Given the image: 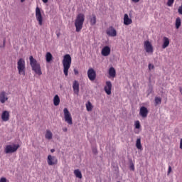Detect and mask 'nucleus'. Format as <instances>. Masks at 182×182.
Masks as SVG:
<instances>
[{
    "label": "nucleus",
    "mask_w": 182,
    "mask_h": 182,
    "mask_svg": "<svg viewBox=\"0 0 182 182\" xmlns=\"http://www.w3.org/2000/svg\"><path fill=\"white\" fill-rule=\"evenodd\" d=\"M163 42L162 49H166L170 45V40L167 37H164Z\"/></svg>",
    "instance_id": "21"
},
{
    "label": "nucleus",
    "mask_w": 182,
    "mask_h": 182,
    "mask_svg": "<svg viewBox=\"0 0 182 182\" xmlns=\"http://www.w3.org/2000/svg\"><path fill=\"white\" fill-rule=\"evenodd\" d=\"M173 4H174V0H168L167 1L168 6H173Z\"/></svg>",
    "instance_id": "30"
},
{
    "label": "nucleus",
    "mask_w": 182,
    "mask_h": 182,
    "mask_svg": "<svg viewBox=\"0 0 182 182\" xmlns=\"http://www.w3.org/2000/svg\"><path fill=\"white\" fill-rule=\"evenodd\" d=\"M85 22V15L83 14H79L77 16L75 22L76 32H80L83 28V23Z\"/></svg>",
    "instance_id": "3"
},
{
    "label": "nucleus",
    "mask_w": 182,
    "mask_h": 182,
    "mask_svg": "<svg viewBox=\"0 0 182 182\" xmlns=\"http://www.w3.org/2000/svg\"><path fill=\"white\" fill-rule=\"evenodd\" d=\"M180 92L181 93H182V88H180Z\"/></svg>",
    "instance_id": "43"
},
{
    "label": "nucleus",
    "mask_w": 182,
    "mask_h": 182,
    "mask_svg": "<svg viewBox=\"0 0 182 182\" xmlns=\"http://www.w3.org/2000/svg\"><path fill=\"white\" fill-rule=\"evenodd\" d=\"M47 163L48 166H56V164H58V158L55 156L48 155L47 157Z\"/></svg>",
    "instance_id": "9"
},
{
    "label": "nucleus",
    "mask_w": 182,
    "mask_h": 182,
    "mask_svg": "<svg viewBox=\"0 0 182 182\" xmlns=\"http://www.w3.org/2000/svg\"><path fill=\"white\" fill-rule=\"evenodd\" d=\"M106 33L108 36H111L112 38L117 36V31L114 29V27L113 26H109L107 29Z\"/></svg>",
    "instance_id": "10"
},
{
    "label": "nucleus",
    "mask_w": 182,
    "mask_h": 182,
    "mask_svg": "<svg viewBox=\"0 0 182 182\" xmlns=\"http://www.w3.org/2000/svg\"><path fill=\"white\" fill-rule=\"evenodd\" d=\"M144 49L146 53H149V55H153V53L154 52L153 45H151V43L149 41H145L144 42Z\"/></svg>",
    "instance_id": "7"
},
{
    "label": "nucleus",
    "mask_w": 182,
    "mask_h": 182,
    "mask_svg": "<svg viewBox=\"0 0 182 182\" xmlns=\"http://www.w3.org/2000/svg\"><path fill=\"white\" fill-rule=\"evenodd\" d=\"M132 2H134L135 4H137V2H139L140 0H132Z\"/></svg>",
    "instance_id": "38"
},
{
    "label": "nucleus",
    "mask_w": 182,
    "mask_h": 182,
    "mask_svg": "<svg viewBox=\"0 0 182 182\" xmlns=\"http://www.w3.org/2000/svg\"><path fill=\"white\" fill-rule=\"evenodd\" d=\"M130 168L132 170V171H134V164H132Z\"/></svg>",
    "instance_id": "37"
},
{
    "label": "nucleus",
    "mask_w": 182,
    "mask_h": 182,
    "mask_svg": "<svg viewBox=\"0 0 182 182\" xmlns=\"http://www.w3.org/2000/svg\"><path fill=\"white\" fill-rule=\"evenodd\" d=\"M8 101V96H6V92L2 91L0 92V102L1 103H5V102Z\"/></svg>",
    "instance_id": "18"
},
{
    "label": "nucleus",
    "mask_w": 182,
    "mask_h": 182,
    "mask_svg": "<svg viewBox=\"0 0 182 182\" xmlns=\"http://www.w3.org/2000/svg\"><path fill=\"white\" fill-rule=\"evenodd\" d=\"M139 114L143 117V119H146L149 114V110L146 107H141L139 110Z\"/></svg>",
    "instance_id": "13"
},
{
    "label": "nucleus",
    "mask_w": 182,
    "mask_h": 182,
    "mask_svg": "<svg viewBox=\"0 0 182 182\" xmlns=\"http://www.w3.org/2000/svg\"><path fill=\"white\" fill-rule=\"evenodd\" d=\"M53 137V134L52 133V131L50 129H47L45 134V138L46 140H52Z\"/></svg>",
    "instance_id": "20"
},
{
    "label": "nucleus",
    "mask_w": 182,
    "mask_h": 182,
    "mask_svg": "<svg viewBox=\"0 0 182 182\" xmlns=\"http://www.w3.org/2000/svg\"><path fill=\"white\" fill-rule=\"evenodd\" d=\"M181 26V18L180 17H178L176 20V29H178Z\"/></svg>",
    "instance_id": "28"
},
{
    "label": "nucleus",
    "mask_w": 182,
    "mask_h": 182,
    "mask_svg": "<svg viewBox=\"0 0 182 182\" xmlns=\"http://www.w3.org/2000/svg\"><path fill=\"white\" fill-rule=\"evenodd\" d=\"M85 106L87 112H92V110L93 109V105H92V102H90V101H87Z\"/></svg>",
    "instance_id": "26"
},
{
    "label": "nucleus",
    "mask_w": 182,
    "mask_h": 182,
    "mask_svg": "<svg viewBox=\"0 0 182 182\" xmlns=\"http://www.w3.org/2000/svg\"><path fill=\"white\" fill-rule=\"evenodd\" d=\"M108 75L109 79H114V77H116V69L113 67L109 68L108 70Z\"/></svg>",
    "instance_id": "14"
},
{
    "label": "nucleus",
    "mask_w": 182,
    "mask_h": 182,
    "mask_svg": "<svg viewBox=\"0 0 182 182\" xmlns=\"http://www.w3.org/2000/svg\"><path fill=\"white\" fill-rule=\"evenodd\" d=\"M171 173V166H168V174H170Z\"/></svg>",
    "instance_id": "35"
},
{
    "label": "nucleus",
    "mask_w": 182,
    "mask_h": 182,
    "mask_svg": "<svg viewBox=\"0 0 182 182\" xmlns=\"http://www.w3.org/2000/svg\"><path fill=\"white\" fill-rule=\"evenodd\" d=\"M50 151H51L52 153H55V149H50Z\"/></svg>",
    "instance_id": "42"
},
{
    "label": "nucleus",
    "mask_w": 182,
    "mask_h": 182,
    "mask_svg": "<svg viewBox=\"0 0 182 182\" xmlns=\"http://www.w3.org/2000/svg\"><path fill=\"white\" fill-rule=\"evenodd\" d=\"M63 113L65 122L68 123V124H70V126H72V124H73V119H72V114L69 112V109L64 108Z\"/></svg>",
    "instance_id": "5"
},
{
    "label": "nucleus",
    "mask_w": 182,
    "mask_h": 182,
    "mask_svg": "<svg viewBox=\"0 0 182 182\" xmlns=\"http://www.w3.org/2000/svg\"><path fill=\"white\" fill-rule=\"evenodd\" d=\"M180 149H181L182 150V139H181V141H180Z\"/></svg>",
    "instance_id": "40"
},
{
    "label": "nucleus",
    "mask_w": 182,
    "mask_h": 182,
    "mask_svg": "<svg viewBox=\"0 0 182 182\" xmlns=\"http://www.w3.org/2000/svg\"><path fill=\"white\" fill-rule=\"evenodd\" d=\"M111 49L109 46H105L101 51L102 56H109L110 55Z\"/></svg>",
    "instance_id": "16"
},
{
    "label": "nucleus",
    "mask_w": 182,
    "mask_h": 182,
    "mask_svg": "<svg viewBox=\"0 0 182 182\" xmlns=\"http://www.w3.org/2000/svg\"><path fill=\"white\" fill-rule=\"evenodd\" d=\"M52 59H53V56L52 55V53L50 52H48L46 55V60L48 63H50V62H52Z\"/></svg>",
    "instance_id": "23"
},
{
    "label": "nucleus",
    "mask_w": 182,
    "mask_h": 182,
    "mask_svg": "<svg viewBox=\"0 0 182 182\" xmlns=\"http://www.w3.org/2000/svg\"><path fill=\"white\" fill-rule=\"evenodd\" d=\"M19 144H13V145H7L4 149V152L6 154H9L11 153H15L19 149Z\"/></svg>",
    "instance_id": "6"
},
{
    "label": "nucleus",
    "mask_w": 182,
    "mask_h": 182,
    "mask_svg": "<svg viewBox=\"0 0 182 182\" xmlns=\"http://www.w3.org/2000/svg\"><path fill=\"white\" fill-rule=\"evenodd\" d=\"M74 175L77 178H82V171H80L79 169L74 170Z\"/></svg>",
    "instance_id": "25"
},
{
    "label": "nucleus",
    "mask_w": 182,
    "mask_h": 182,
    "mask_svg": "<svg viewBox=\"0 0 182 182\" xmlns=\"http://www.w3.org/2000/svg\"><path fill=\"white\" fill-rule=\"evenodd\" d=\"M63 132L66 133V132H68V128H66V127L63 128Z\"/></svg>",
    "instance_id": "39"
},
{
    "label": "nucleus",
    "mask_w": 182,
    "mask_h": 182,
    "mask_svg": "<svg viewBox=\"0 0 182 182\" xmlns=\"http://www.w3.org/2000/svg\"><path fill=\"white\" fill-rule=\"evenodd\" d=\"M0 182H6V178H1Z\"/></svg>",
    "instance_id": "36"
},
{
    "label": "nucleus",
    "mask_w": 182,
    "mask_h": 182,
    "mask_svg": "<svg viewBox=\"0 0 182 182\" xmlns=\"http://www.w3.org/2000/svg\"><path fill=\"white\" fill-rule=\"evenodd\" d=\"M74 74L79 75V71L77 70V69H76V68L74 69Z\"/></svg>",
    "instance_id": "34"
},
{
    "label": "nucleus",
    "mask_w": 182,
    "mask_h": 182,
    "mask_svg": "<svg viewBox=\"0 0 182 182\" xmlns=\"http://www.w3.org/2000/svg\"><path fill=\"white\" fill-rule=\"evenodd\" d=\"M132 23H133V20L129 18V15L127 14H125L124 15V25L129 26L132 25Z\"/></svg>",
    "instance_id": "17"
},
{
    "label": "nucleus",
    "mask_w": 182,
    "mask_h": 182,
    "mask_svg": "<svg viewBox=\"0 0 182 182\" xmlns=\"http://www.w3.org/2000/svg\"><path fill=\"white\" fill-rule=\"evenodd\" d=\"M151 69H154V65H153L151 64H149V70H151Z\"/></svg>",
    "instance_id": "33"
},
{
    "label": "nucleus",
    "mask_w": 182,
    "mask_h": 182,
    "mask_svg": "<svg viewBox=\"0 0 182 182\" xmlns=\"http://www.w3.org/2000/svg\"><path fill=\"white\" fill-rule=\"evenodd\" d=\"M63 67V73L65 76L68 77L69 75V69L72 65V57L69 54H66L63 56L62 61Z\"/></svg>",
    "instance_id": "1"
},
{
    "label": "nucleus",
    "mask_w": 182,
    "mask_h": 182,
    "mask_svg": "<svg viewBox=\"0 0 182 182\" xmlns=\"http://www.w3.org/2000/svg\"><path fill=\"white\" fill-rule=\"evenodd\" d=\"M73 89L75 95H79V82L77 80H74L73 83Z\"/></svg>",
    "instance_id": "15"
},
{
    "label": "nucleus",
    "mask_w": 182,
    "mask_h": 182,
    "mask_svg": "<svg viewBox=\"0 0 182 182\" xmlns=\"http://www.w3.org/2000/svg\"><path fill=\"white\" fill-rule=\"evenodd\" d=\"M90 22L92 26H93V25H96V16L95 14H92V17H90Z\"/></svg>",
    "instance_id": "27"
},
{
    "label": "nucleus",
    "mask_w": 182,
    "mask_h": 182,
    "mask_svg": "<svg viewBox=\"0 0 182 182\" xmlns=\"http://www.w3.org/2000/svg\"><path fill=\"white\" fill-rule=\"evenodd\" d=\"M29 60H30V65L31 66L32 70H33V72H35L36 75H38V76H41V75H42L41 64H39L36 60V59H35L32 55L29 57Z\"/></svg>",
    "instance_id": "2"
},
{
    "label": "nucleus",
    "mask_w": 182,
    "mask_h": 182,
    "mask_svg": "<svg viewBox=\"0 0 182 182\" xmlns=\"http://www.w3.org/2000/svg\"><path fill=\"white\" fill-rule=\"evenodd\" d=\"M178 12L180 15H182V4L178 7Z\"/></svg>",
    "instance_id": "32"
},
{
    "label": "nucleus",
    "mask_w": 182,
    "mask_h": 182,
    "mask_svg": "<svg viewBox=\"0 0 182 182\" xmlns=\"http://www.w3.org/2000/svg\"><path fill=\"white\" fill-rule=\"evenodd\" d=\"M104 90L107 95H112V82L107 81L106 85L104 87Z\"/></svg>",
    "instance_id": "12"
},
{
    "label": "nucleus",
    "mask_w": 182,
    "mask_h": 182,
    "mask_svg": "<svg viewBox=\"0 0 182 182\" xmlns=\"http://www.w3.org/2000/svg\"><path fill=\"white\" fill-rule=\"evenodd\" d=\"M49 0H42V1L44 3V4H48V1Z\"/></svg>",
    "instance_id": "41"
},
{
    "label": "nucleus",
    "mask_w": 182,
    "mask_h": 182,
    "mask_svg": "<svg viewBox=\"0 0 182 182\" xmlns=\"http://www.w3.org/2000/svg\"><path fill=\"white\" fill-rule=\"evenodd\" d=\"M1 119L3 122H8L9 120V112L4 111L1 114Z\"/></svg>",
    "instance_id": "19"
},
{
    "label": "nucleus",
    "mask_w": 182,
    "mask_h": 182,
    "mask_svg": "<svg viewBox=\"0 0 182 182\" xmlns=\"http://www.w3.org/2000/svg\"><path fill=\"white\" fill-rule=\"evenodd\" d=\"M21 2H25V0H21Z\"/></svg>",
    "instance_id": "44"
},
{
    "label": "nucleus",
    "mask_w": 182,
    "mask_h": 182,
    "mask_svg": "<svg viewBox=\"0 0 182 182\" xmlns=\"http://www.w3.org/2000/svg\"><path fill=\"white\" fill-rule=\"evenodd\" d=\"M140 121H136L135 122V128L140 129Z\"/></svg>",
    "instance_id": "31"
},
{
    "label": "nucleus",
    "mask_w": 182,
    "mask_h": 182,
    "mask_svg": "<svg viewBox=\"0 0 182 182\" xmlns=\"http://www.w3.org/2000/svg\"><path fill=\"white\" fill-rule=\"evenodd\" d=\"M155 105L157 106V105H161V98L159 97H155Z\"/></svg>",
    "instance_id": "29"
},
{
    "label": "nucleus",
    "mask_w": 182,
    "mask_h": 182,
    "mask_svg": "<svg viewBox=\"0 0 182 182\" xmlns=\"http://www.w3.org/2000/svg\"><path fill=\"white\" fill-rule=\"evenodd\" d=\"M87 76L88 79L93 82V80H96V71L93 68H90L87 70Z\"/></svg>",
    "instance_id": "11"
},
{
    "label": "nucleus",
    "mask_w": 182,
    "mask_h": 182,
    "mask_svg": "<svg viewBox=\"0 0 182 182\" xmlns=\"http://www.w3.org/2000/svg\"><path fill=\"white\" fill-rule=\"evenodd\" d=\"M17 70L18 71V75L25 76L26 73V63H25V59L20 58L17 61Z\"/></svg>",
    "instance_id": "4"
},
{
    "label": "nucleus",
    "mask_w": 182,
    "mask_h": 182,
    "mask_svg": "<svg viewBox=\"0 0 182 182\" xmlns=\"http://www.w3.org/2000/svg\"><path fill=\"white\" fill-rule=\"evenodd\" d=\"M36 21L38 22V25L42 26V25H43V17L42 16V13L41 12L39 6L36 8Z\"/></svg>",
    "instance_id": "8"
},
{
    "label": "nucleus",
    "mask_w": 182,
    "mask_h": 182,
    "mask_svg": "<svg viewBox=\"0 0 182 182\" xmlns=\"http://www.w3.org/2000/svg\"><path fill=\"white\" fill-rule=\"evenodd\" d=\"M53 105L54 106H59V105H60V98L59 97V95H56L54 96Z\"/></svg>",
    "instance_id": "22"
},
{
    "label": "nucleus",
    "mask_w": 182,
    "mask_h": 182,
    "mask_svg": "<svg viewBox=\"0 0 182 182\" xmlns=\"http://www.w3.org/2000/svg\"><path fill=\"white\" fill-rule=\"evenodd\" d=\"M136 147L138 150H143V146H141V139L140 138L136 139Z\"/></svg>",
    "instance_id": "24"
}]
</instances>
